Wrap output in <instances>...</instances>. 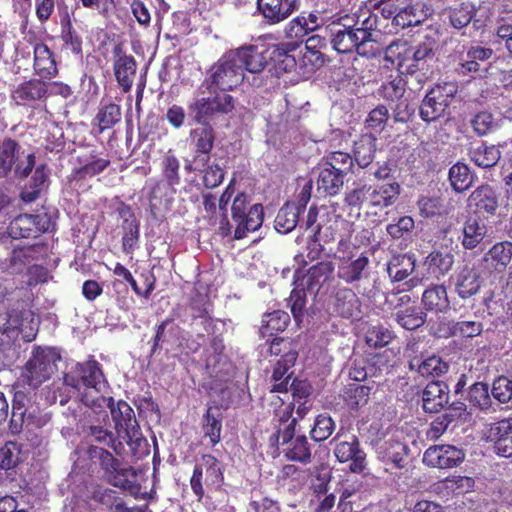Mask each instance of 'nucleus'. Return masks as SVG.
Masks as SVG:
<instances>
[{"label":"nucleus","instance_id":"1","mask_svg":"<svg viewBox=\"0 0 512 512\" xmlns=\"http://www.w3.org/2000/svg\"><path fill=\"white\" fill-rule=\"evenodd\" d=\"M385 53L386 59L397 60L401 75L415 76L419 84L433 75L435 52L430 43L423 42L412 46L406 40L396 39L386 47Z\"/></svg>","mask_w":512,"mask_h":512},{"label":"nucleus","instance_id":"2","mask_svg":"<svg viewBox=\"0 0 512 512\" xmlns=\"http://www.w3.org/2000/svg\"><path fill=\"white\" fill-rule=\"evenodd\" d=\"M354 223L337 214L336 210L321 205L311 206L305 221V230L319 237L323 242L330 243L339 238V241L350 242Z\"/></svg>","mask_w":512,"mask_h":512},{"label":"nucleus","instance_id":"3","mask_svg":"<svg viewBox=\"0 0 512 512\" xmlns=\"http://www.w3.org/2000/svg\"><path fill=\"white\" fill-rule=\"evenodd\" d=\"M298 418H294L285 427H278L268 438L270 448L279 449V446L286 445L283 450L284 457L293 462L308 464L311 462V447L305 435L295 437Z\"/></svg>","mask_w":512,"mask_h":512},{"label":"nucleus","instance_id":"4","mask_svg":"<svg viewBox=\"0 0 512 512\" xmlns=\"http://www.w3.org/2000/svg\"><path fill=\"white\" fill-rule=\"evenodd\" d=\"M244 75L240 68V60L236 59L230 50L209 68L203 85H206L210 93L216 89L229 91L243 82Z\"/></svg>","mask_w":512,"mask_h":512},{"label":"nucleus","instance_id":"5","mask_svg":"<svg viewBox=\"0 0 512 512\" xmlns=\"http://www.w3.org/2000/svg\"><path fill=\"white\" fill-rule=\"evenodd\" d=\"M231 217L236 227L233 238L243 239L249 232L257 231L264 221V208L261 203L251 204L250 197L238 193L231 205Z\"/></svg>","mask_w":512,"mask_h":512},{"label":"nucleus","instance_id":"6","mask_svg":"<svg viewBox=\"0 0 512 512\" xmlns=\"http://www.w3.org/2000/svg\"><path fill=\"white\" fill-rule=\"evenodd\" d=\"M338 270L337 276L347 284L360 282L368 276L370 260L366 253H354L350 242L342 240L338 242Z\"/></svg>","mask_w":512,"mask_h":512},{"label":"nucleus","instance_id":"7","mask_svg":"<svg viewBox=\"0 0 512 512\" xmlns=\"http://www.w3.org/2000/svg\"><path fill=\"white\" fill-rule=\"evenodd\" d=\"M224 473L219 460L211 454H203L201 463L195 464L190 477V487L197 502L202 503L205 498L204 484L209 488L221 487Z\"/></svg>","mask_w":512,"mask_h":512},{"label":"nucleus","instance_id":"8","mask_svg":"<svg viewBox=\"0 0 512 512\" xmlns=\"http://www.w3.org/2000/svg\"><path fill=\"white\" fill-rule=\"evenodd\" d=\"M60 355L54 348H37L26 362L23 377L26 383L34 388L49 380L56 372V362Z\"/></svg>","mask_w":512,"mask_h":512},{"label":"nucleus","instance_id":"9","mask_svg":"<svg viewBox=\"0 0 512 512\" xmlns=\"http://www.w3.org/2000/svg\"><path fill=\"white\" fill-rule=\"evenodd\" d=\"M98 400L107 404L117 434L122 437L128 445H132L133 443L139 445L138 441L141 440V433L132 407L124 400L115 401L113 397L101 396Z\"/></svg>","mask_w":512,"mask_h":512},{"label":"nucleus","instance_id":"10","mask_svg":"<svg viewBox=\"0 0 512 512\" xmlns=\"http://www.w3.org/2000/svg\"><path fill=\"white\" fill-rule=\"evenodd\" d=\"M22 147L18 141L12 138H4L0 142V177H6L14 170L15 175L26 178L35 166L36 156L29 153L25 162L20 161Z\"/></svg>","mask_w":512,"mask_h":512},{"label":"nucleus","instance_id":"11","mask_svg":"<svg viewBox=\"0 0 512 512\" xmlns=\"http://www.w3.org/2000/svg\"><path fill=\"white\" fill-rule=\"evenodd\" d=\"M64 383L79 390L81 387L101 392L108 386L101 364L93 357L77 363L73 374H65Z\"/></svg>","mask_w":512,"mask_h":512},{"label":"nucleus","instance_id":"12","mask_svg":"<svg viewBox=\"0 0 512 512\" xmlns=\"http://www.w3.org/2000/svg\"><path fill=\"white\" fill-rule=\"evenodd\" d=\"M354 25L343 24L332 29L331 44L334 50L341 54L356 52L366 58H374L379 55V50L373 45H368L361 40V35L354 30Z\"/></svg>","mask_w":512,"mask_h":512},{"label":"nucleus","instance_id":"13","mask_svg":"<svg viewBox=\"0 0 512 512\" xmlns=\"http://www.w3.org/2000/svg\"><path fill=\"white\" fill-rule=\"evenodd\" d=\"M48 84L39 78H31L16 85L10 94L11 101L17 107L39 109L48 99Z\"/></svg>","mask_w":512,"mask_h":512},{"label":"nucleus","instance_id":"14","mask_svg":"<svg viewBox=\"0 0 512 512\" xmlns=\"http://www.w3.org/2000/svg\"><path fill=\"white\" fill-rule=\"evenodd\" d=\"M53 222L47 212L20 214L8 226V233L14 239L37 238L52 229Z\"/></svg>","mask_w":512,"mask_h":512},{"label":"nucleus","instance_id":"15","mask_svg":"<svg viewBox=\"0 0 512 512\" xmlns=\"http://www.w3.org/2000/svg\"><path fill=\"white\" fill-rule=\"evenodd\" d=\"M209 346L205 349V368L216 380L224 381L231 369V362L225 354V344L221 335H210Z\"/></svg>","mask_w":512,"mask_h":512},{"label":"nucleus","instance_id":"16","mask_svg":"<svg viewBox=\"0 0 512 512\" xmlns=\"http://www.w3.org/2000/svg\"><path fill=\"white\" fill-rule=\"evenodd\" d=\"M466 207L470 215L479 218L494 216L499 207V195L491 185L481 184L470 193Z\"/></svg>","mask_w":512,"mask_h":512},{"label":"nucleus","instance_id":"17","mask_svg":"<svg viewBox=\"0 0 512 512\" xmlns=\"http://www.w3.org/2000/svg\"><path fill=\"white\" fill-rule=\"evenodd\" d=\"M112 54L113 73L117 84L123 93H129L136 76L137 62L134 56L126 53L121 43L114 45Z\"/></svg>","mask_w":512,"mask_h":512},{"label":"nucleus","instance_id":"18","mask_svg":"<svg viewBox=\"0 0 512 512\" xmlns=\"http://www.w3.org/2000/svg\"><path fill=\"white\" fill-rule=\"evenodd\" d=\"M464 459V450L449 444L430 446L423 455V463L425 465L439 469L457 467Z\"/></svg>","mask_w":512,"mask_h":512},{"label":"nucleus","instance_id":"19","mask_svg":"<svg viewBox=\"0 0 512 512\" xmlns=\"http://www.w3.org/2000/svg\"><path fill=\"white\" fill-rule=\"evenodd\" d=\"M161 174L164 182H157L151 189L149 194V201L151 205H155L154 201L159 198V192L164 187L171 190V194L176 192L175 187L180 184V161L176 155L169 150L161 161Z\"/></svg>","mask_w":512,"mask_h":512},{"label":"nucleus","instance_id":"20","mask_svg":"<svg viewBox=\"0 0 512 512\" xmlns=\"http://www.w3.org/2000/svg\"><path fill=\"white\" fill-rule=\"evenodd\" d=\"M299 7L300 0H257V10L269 25L288 19Z\"/></svg>","mask_w":512,"mask_h":512},{"label":"nucleus","instance_id":"21","mask_svg":"<svg viewBox=\"0 0 512 512\" xmlns=\"http://www.w3.org/2000/svg\"><path fill=\"white\" fill-rule=\"evenodd\" d=\"M493 49L480 45L467 48L465 58L458 64L456 72L462 76H482L488 68L483 65L493 56Z\"/></svg>","mask_w":512,"mask_h":512},{"label":"nucleus","instance_id":"22","mask_svg":"<svg viewBox=\"0 0 512 512\" xmlns=\"http://www.w3.org/2000/svg\"><path fill=\"white\" fill-rule=\"evenodd\" d=\"M334 269V264L331 261H320L311 266L301 278L298 276L299 272L296 271L294 283L298 287L305 286V289L310 294H317L323 284L332 278Z\"/></svg>","mask_w":512,"mask_h":512},{"label":"nucleus","instance_id":"23","mask_svg":"<svg viewBox=\"0 0 512 512\" xmlns=\"http://www.w3.org/2000/svg\"><path fill=\"white\" fill-rule=\"evenodd\" d=\"M33 71L41 80H51L58 75V66L54 52L43 42L33 48Z\"/></svg>","mask_w":512,"mask_h":512},{"label":"nucleus","instance_id":"24","mask_svg":"<svg viewBox=\"0 0 512 512\" xmlns=\"http://www.w3.org/2000/svg\"><path fill=\"white\" fill-rule=\"evenodd\" d=\"M334 454L341 463L350 461V471L353 473H362L366 467V455L359 447V440L356 436H351L350 441L339 442Z\"/></svg>","mask_w":512,"mask_h":512},{"label":"nucleus","instance_id":"25","mask_svg":"<svg viewBox=\"0 0 512 512\" xmlns=\"http://www.w3.org/2000/svg\"><path fill=\"white\" fill-rule=\"evenodd\" d=\"M333 310L342 318L359 319L361 301L351 288H338L333 296Z\"/></svg>","mask_w":512,"mask_h":512},{"label":"nucleus","instance_id":"26","mask_svg":"<svg viewBox=\"0 0 512 512\" xmlns=\"http://www.w3.org/2000/svg\"><path fill=\"white\" fill-rule=\"evenodd\" d=\"M512 260V242H496L483 256L485 267L491 272H504Z\"/></svg>","mask_w":512,"mask_h":512},{"label":"nucleus","instance_id":"27","mask_svg":"<svg viewBox=\"0 0 512 512\" xmlns=\"http://www.w3.org/2000/svg\"><path fill=\"white\" fill-rule=\"evenodd\" d=\"M423 309L435 314L447 313L450 310V300L447 288L443 284H432L427 287L421 298Z\"/></svg>","mask_w":512,"mask_h":512},{"label":"nucleus","instance_id":"28","mask_svg":"<svg viewBox=\"0 0 512 512\" xmlns=\"http://www.w3.org/2000/svg\"><path fill=\"white\" fill-rule=\"evenodd\" d=\"M448 386L441 381L428 383L422 393V407L425 412L437 413L448 403Z\"/></svg>","mask_w":512,"mask_h":512},{"label":"nucleus","instance_id":"29","mask_svg":"<svg viewBox=\"0 0 512 512\" xmlns=\"http://www.w3.org/2000/svg\"><path fill=\"white\" fill-rule=\"evenodd\" d=\"M477 9L475 4L470 1H464L456 6L446 7L442 14L448 21V25L460 31L463 28H466L473 18L475 17Z\"/></svg>","mask_w":512,"mask_h":512},{"label":"nucleus","instance_id":"30","mask_svg":"<svg viewBox=\"0 0 512 512\" xmlns=\"http://www.w3.org/2000/svg\"><path fill=\"white\" fill-rule=\"evenodd\" d=\"M453 263L454 257L451 253L434 250L423 261V267L426 269L423 277L439 279L452 268Z\"/></svg>","mask_w":512,"mask_h":512},{"label":"nucleus","instance_id":"31","mask_svg":"<svg viewBox=\"0 0 512 512\" xmlns=\"http://www.w3.org/2000/svg\"><path fill=\"white\" fill-rule=\"evenodd\" d=\"M487 226L479 217L470 215L462 227L461 244L466 250L475 249L485 238Z\"/></svg>","mask_w":512,"mask_h":512},{"label":"nucleus","instance_id":"32","mask_svg":"<svg viewBox=\"0 0 512 512\" xmlns=\"http://www.w3.org/2000/svg\"><path fill=\"white\" fill-rule=\"evenodd\" d=\"M235 58L240 60L242 73L245 71L258 73L264 70L267 60L262 52L258 51L256 46L250 45L231 50Z\"/></svg>","mask_w":512,"mask_h":512},{"label":"nucleus","instance_id":"33","mask_svg":"<svg viewBox=\"0 0 512 512\" xmlns=\"http://www.w3.org/2000/svg\"><path fill=\"white\" fill-rule=\"evenodd\" d=\"M468 156L476 166L486 169L498 163L501 152L495 145H487L484 142L472 143L468 149Z\"/></svg>","mask_w":512,"mask_h":512},{"label":"nucleus","instance_id":"34","mask_svg":"<svg viewBox=\"0 0 512 512\" xmlns=\"http://www.w3.org/2000/svg\"><path fill=\"white\" fill-rule=\"evenodd\" d=\"M354 30L358 31L361 35V40L368 45L375 42L373 39V32L379 27L378 14L371 11L369 8H359L354 13L353 19Z\"/></svg>","mask_w":512,"mask_h":512},{"label":"nucleus","instance_id":"35","mask_svg":"<svg viewBox=\"0 0 512 512\" xmlns=\"http://www.w3.org/2000/svg\"><path fill=\"white\" fill-rule=\"evenodd\" d=\"M372 388L370 385L349 383L344 386L341 397L349 410L358 411L368 404Z\"/></svg>","mask_w":512,"mask_h":512},{"label":"nucleus","instance_id":"36","mask_svg":"<svg viewBox=\"0 0 512 512\" xmlns=\"http://www.w3.org/2000/svg\"><path fill=\"white\" fill-rule=\"evenodd\" d=\"M455 287L460 298H470L479 291L481 277L474 268L464 266L457 274Z\"/></svg>","mask_w":512,"mask_h":512},{"label":"nucleus","instance_id":"37","mask_svg":"<svg viewBox=\"0 0 512 512\" xmlns=\"http://www.w3.org/2000/svg\"><path fill=\"white\" fill-rule=\"evenodd\" d=\"M122 112L120 105L113 101H102L94 117V123L97 126L99 134L113 128L121 121Z\"/></svg>","mask_w":512,"mask_h":512},{"label":"nucleus","instance_id":"38","mask_svg":"<svg viewBox=\"0 0 512 512\" xmlns=\"http://www.w3.org/2000/svg\"><path fill=\"white\" fill-rule=\"evenodd\" d=\"M188 309L191 311V321L200 319V324L205 331L216 328L215 320L211 315L212 304L207 296L197 295L191 298Z\"/></svg>","mask_w":512,"mask_h":512},{"label":"nucleus","instance_id":"39","mask_svg":"<svg viewBox=\"0 0 512 512\" xmlns=\"http://www.w3.org/2000/svg\"><path fill=\"white\" fill-rule=\"evenodd\" d=\"M290 323V316L283 310H274L265 313L262 316L261 327L259 329L260 336L278 337L277 334L286 330Z\"/></svg>","mask_w":512,"mask_h":512},{"label":"nucleus","instance_id":"40","mask_svg":"<svg viewBox=\"0 0 512 512\" xmlns=\"http://www.w3.org/2000/svg\"><path fill=\"white\" fill-rule=\"evenodd\" d=\"M416 257L414 254H396L388 261L387 272L394 282L405 280L415 270Z\"/></svg>","mask_w":512,"mask_h":512},{"label":"nucleus","instance_id":"41","mask_svg":"<svg viewBox=\"0 0 512 512\" xmlns=\"http://www.w3.org/2000/svg\"><path fill=\"white\" fill-rule=\"evenodd\" d=\"M475 179L476 175L464 162L455 163L448 171V180L456 193L469 190L473 186Z\"/></svg>","mask_w":512,"mask_h":512},{"label":"nucleus","instance_id":"42","mask_svg":"<svg viewBox=\"0 0 512 512\" xmlns=\"http://www.w3.org/2000/svg\"><path fill=\"white\" fill-rule=\"evenodd\" d=\"M376 137L372 134H363L354 142L353 160L361 167L370 165L376 152Z\"/></svg>","mask_w":512,"mask_h":512},{"label":"nucleus","instance_id":"43","mask_svg":"<svg viewBox=\"0 0 512 512\" xmlns=\"http://www.w3.org/2000/svg\"><path fill=\"white\" fill-rule=\"evenodd\" d=\"M222 420V412L217 406L207 408L202 419V430L204 435L209 438L212 446H215L221 440Z\"/></svg>","mask_w":512,"mask_h":512},{"label":"nucleus","instance_id":"44","mask_svg":"<svg viewBox=\"0 0 512 512\" xmlns=\"http://www.w3.org/2000/svg\"><path fill=\"white\" fill-rule=\"evenodd\" d=\"M110 484L126 490L134 498H139L138 494L141 490V485L137 482L136 473L131 467H122V464L111 474L108 478Z\"/></svg>","mask_w":512,"mask_h":512},{"label":"nucleus","instance_id":"45","mask_svg":"<svg viewBox=\"0 0 512 512\" xmlns=\"http://www.w3.org/2000/svg\"><path fill=\"white\" fill-rule=\"evenodd\" d=\"M21 452V446L13 441L6 442L0 448V470H3L7 477L16 475V469L22 462Z\"/></svg>","mask_w":512,"mask_h":512},{"label":"nucleus","instance_id":"46","mask_svg":"<svg viewBox=\"0 0 512 512\" xmlns=\"http://www.w3.org/2000/svg\"><path fill=\"white\" fill-rule=\"evenodd\" d=\"M316 183L318 191H322L325 195L335 196L344 185V176L323 164Z\"/></svg>","mask_w":512,"mask_h":512},{"label":"nucleus","instance_id":"47","mask_svg":"<svg viewBox=\"0 0 512 512\" xmlns=\"http://www.w3.org/2000/svg\"><path fill=\"white\" fill-rule=\"evenodd\" d=\"M290 363L286 359H279L274 367L271 380L274 382L271 392L287 393L289 391V382L293 375L291 369L294 367L297 359H290Z\"/></svg>","mask_w":512,"mask_h":512},{"label":"nucleus","instance_id":"48","mask_svg":"<svg viewBox=\"0 0 512 512\" xmlns=\"http://www.w3.org/2000/svg\"><path fill=\"white\" fill-rule=\"evenodd\" d=\"M511 436L512 414L496 422L490 423L483 433V439L487 443H491L492 447L498 445V442H503L504 439L506 440V438Z\"/></svg>","mask_w":512,"mask_h":512},{"label":"nucleus","instance_id":"49","mask_svg":"<svg viewBox=\"0 0 512 512\" xmlns=\"http://www.w3.org/2000/svg\"><path fill=\"white\" fill-rule=\"evenodd\" d=\"M488 384L476 382L469 387L467 399L473 407L481 411H495Z\"/></svg>","mask_w":512,"mask_h":512},{"label":"nucleus","instance_id":"50","mask_svg":"<svg viewBox=\"0 0 512 512\" xmlns=\"http://www.w3.org/2000/svg\"><path fill=\"white\" fill-rule=\"evenodd\" d=\"M299 215V209L294 204H284L278 211L274 220L276 231L281 234L291 232L298 223Z\"/></svg>","mask_w":512,"mask_h":512},{"label":"nucleus","instance_id":"51","mask_svg":"<svg viewBox=\"0 0 512 512\" xmlns=\"http://www.w3.org/2000/svg\"><path fill=\"white\" fill-rule=\"evenodd\" d=\"M268 351L271 356H280V359L290 363V359L298 358V343L290 337H274Z\"/></svg>","mask_w":512,"mask_h":512},{"label":"nucleus","instance_id":"52","mask_svg":"<svg viewBox=\"0 0 512 512\" xmlns=\"http://www.w3.org/2000/svg\"><path fill=\"white\" fill-rule=\"evenodd\" d=\"M420 215L424 218L446 217L449 210L439 196H421L417 201Z\"/></svg>","mask_w":512,"mask_h":512},{"label":"nucleus","instance_id":"53","mask_svg":"<svg viewBox=\"0 0 512 512\" xmlns=\"http://www.w3.org/2000/svg\"><path fill=\"white\" fill-rule=\"evenodd\" d=\"M86 438L90 443L95 442L111 448L116 454H121L123 450L122 443L116 440L113 432L102 426H90Z\"/></svg>","mask_w":512,"mask_h":512},{"label":"nucleus","instance_id":"54","mask_svg":"<svg viewBox=\"0 0 512 512\" xmlns=\"http://www.w3.org/2000/svg\"><path fill=\"white\" fill-rule=\"evenodd\" d=\"M47 179V166L42 164L36 167L29 185H26L21 193L22 200L25 202L35 201L39 197Z\"/></svg>","mask_w":512,"mask_h":512},{"label":"nucleus","instance_id":"55","mask_svg":"<svg viewBox=\"0 0 512 512\" xmlns=\"http://www.w3.org/2000/svg\"><path fill=\"white\" fill-rule=\"evenodd\" d=\"M448 330L450 337L474 338L483 332V323L478 320L452 321Z\"/></svg>","mask_w":512,"mask_h":512},{"label":"nucleus","instance_id":"56","mask_svg":"<svg viewBox=\"0 0 512 512\" xmlns=\"http://www.w3.org/2000/svg\"><path fill=\"white\" fill-rule=\"evenodd\" d=\"M396 321L406 330H415L426 322V313L418 307H407L397 311Z\"/></svg>","mask_w":512,"mask_h":512},{"label":"nucleus","instance_id":"57","mask_svg":"<svg viewBox=\"0 0 512 512\" xmlns=\"http://www.w3.org/2000/svg\"><path fill=\"white\" fill-rule=\"evenodd\" d=\"M188 110L196 124L209 125V121L214 117L213 108L210 105L209 98L206 97L194 99L189 103Z\"/></svg>","mask_w":512,"mask_h":512},{"label":"nucleus","instance_id":"58","mask_svg":"<svg viewBox=\"0 0 512 512\" xmlns=\"http://www.w3.org/2000/svg\"><path fill=\"white\" fill-rule=\"evenodd\" d=\"M334 430L335 422L332 417L327 413H322L315 418L310 436L315 442H322L328 439Z\"/></svg>","mask_w":512,"mask_h":512},{"label":"nucleus","instance_id":"59","mask_svg":"<svg viewBox=\"0 0 512 512\" xmlns=\"http://www.w3.org/2000/svg\"><path fill=\"white\" fill-rule=\"evenodd\" d=\"M353 158L343 151H334L324 157V165L346 176L353 167Z\"/></svg>","mask_w":512,"mask_h":512},{"label":"nucleus","instance_id":"60","mask_svg":"<svg viewBox=\"0 0 512 512\" xmlns=\"http://www.w3.org/2000/svg\"><path fill=\"white\" fill-rule=\"evenodd\" d=\"M394 337L393 331L383 325H376L367 330L365 341L370 348L377 349L390 344Z\"/></svg>","mask_w":512,"mask_h":512},{"label":"nucleus","instance_id":"61","mask_svg":"<svg viewBox=\"0 0 512 512\" xmlns=\"http://www.w3.org/2000/svg\"><path fill=\"white\" fill-rule=\"evenodd\" d=\"M88 454L90 458H99L100 466L104 470L107 478L111 474L115 473L121 465V462L118 459L102 447H97L91 444L88 448Z\"/></svg>","mask_w":512,"mask_h":512},{"label":"nucleus","instance_id":"62","mask_svg":"<svg viewBox=\"0 0 512 512\" xmlns=\"http://www.w3.org/2000/svg\"><path fill=\"white\" fill-rule=\"evenodd\" d=\"M445 112L446 109L442 104L427 92L419 108V115L421 119L430 123L444 116Z\"/></svg>","mask_w":512,"mask_h":512},{"label":"nucleus","instance_id":"63","mask_svg":"<svg viewBox=\"0 0 512 512\" xmlns=\"http://www.w3.org/2000/svg\"><path fill=\"white\" fill-rule=\"evenodd\" d=\"M458 92V85L456 82H442L437 83L433 88H431L428 93L434 97L438 102L442 104V106L447 110L450 106L453 98L456 96Z\"/></svg>","mask_w":512,"mask_h":512},{"label":"nucleus","instance_id":"64","mask_svg":"<svg viewBox=\"0 0 512 512\" xmlns=\"http://www.w3.org/2000/svg\"><path fill=\"white\" fill-rule=\"evenodd\" d=\"M491 395L499 404H507L512 400V379L501 375L494 379Z\"/></svg>","mask_w":512,"mask_h":512}]
</instances>
